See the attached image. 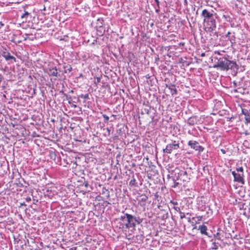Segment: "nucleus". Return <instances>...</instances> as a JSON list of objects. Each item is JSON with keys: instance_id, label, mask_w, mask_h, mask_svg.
I'll list each match as a JSON object with an SVG mask.
<instances>
[{"instance_id": "f257e3e1", "label": "nucleus", "mask_w": 250, "mask_h": 250, "mask_svg": "<svg viewBox=\"0 0 250 250\" xmlns=\"http://www.w3.org/2000/svg\"><path fill=\"white\" fill-rule=\"evenodd\" d=\"M225 51H214L212 57L217 62L214 64V68H218L221 70L227 71L231 69L234 73H236L238 69V65L236 62L229 60L226 57Z\"/></svg>"}, {"instance_id": "f03ea898", "label": "nucleus", "mask_w": 250, "mask_h": 250, "mask_svg": "<svg viewBox=\"0 0 250 250\" xmlns=\"http://www.w3.org/2000/svg\"><path fill=\"white\" fill-rule=\"evenodd\" d=\"M122 213L123 214L120 217V219L125 223L124 225L126 229L130 228L135 229L137 225H139L143 222V218L139 216L125 213L124 211H123Z\"/></svg>"}, {"instance_id": "7ed1b4c3", "label": "nucleus", "mask_w": 250, "mask_h": 250, "mask_svg": "<svg viewBox=\"0 0 250 250\" xmlns=\"http://www.w3.org/2000/svg\"><path fill=\"white\" fill-rule=\"evenodd\" d=\"M172 179L173 181H182L183 182H188L190 179L189 175L184 168H176L173 172Z\"/></svg>"}, {"instance_id": "20e7f679", "label": "nucleus", "mask_w": 250, "mask_h": 250, "mask_svg": "<svg viewBox=\"0 0 250 250\" xmlns=\"http://www.w3.org/2000/svg\"><path fill=\"white\" fill-rule=\"evenodd\" d=\"M235 35L234 32L229 31L226 35L221 38L222 45L231 47L235 43Z\"/></svg>"}, {"instance_id": "39448f33", "label": "nucleus", "mask_w": 250, "mask_h": 250, "mask_svg": "<svg viewBox=\"0 0 250 250\" xmlns=\"http://www.w3.org/2000/svg\"><path fill=\"white\" fill-rule=\"evenodd\" d=\"M160 48V50L163 51L162 55L164 57L166 55L169 58H171L172 59H174V57H178L180 56V51L176 52L177 49L182 50L183 48Z\"/></svg>"}, {"instance_id": "423d86ee", "label": "nucleus", "mask_w": 250, "mask_h": 250, "mask_svg": "<svg viewBox=\"0 0 250 250\" xmlns=\"http://www.w3.org/2000/svg\"><path fill=\"white\" fill-rule=\"evenodd\" d=\"M180 148V140H171L165 148L163 149L164 153L170 154L173 150H177Z\"/></svg>"}, {"instance_id": "0eeeda50", "label": "nucleus", "mask_w": 250, "mask_h": 250, "mask_svg": "<svg viewBox=\"0 0 250 250\" xmlns=\"http://www.w3.org/2000/svg\"><path fill=\"white\" fill-rule=\"evenodd\" d=\"M96 103L97 108L95 107V113L97 112V115L95 116V117L97 118L99 120H101V121L102 119V118H103V122L104 123H107L109 120V117L103 113V111L104 110V107H102L98 101Z\"/></svg>"}, {"instance_id": "6e6552de", "label": "nucleus", "mask_w": 250, "mask_h": 250, "mask_svg": "<svg viewBox=\"0 0 250 250\" xmlns=\"http://www.w3.org/2000/svg\"><path fill=\"white\" fill-rule=\"evenodd\" d=\"M201 16L203 18L204 23L217 17L216 13L213 10L207 9L202 10Z\"/></svg>"}, {"instance_id": "1a4fd4ad", "label": "nucleus", "mask_w": 250, "mask_h": 250, "mask_svg": "<svg viewBox=\"0 0 250 250\" xmlns=\"http://www.w3.org/2000/svg\"><path fill=\"white\" fill-rule=\"evenodd\" d=\"M217 17L213 18L211 20H209L206 23V29L209 32H212L214 31L216 28V20Z\"/></svg>"}, {"instance_id": "9d476101", "label": "nucleus", "mask_w": 250, "mask_h": 250, "mask_svg": "<svg viewBox=\"0 0 250 250\" xmlns=\"http://www.w3.org/2000/svg\"><path fill=\"white\" fill-rule=\"evenodd\" d=\"M188 145L191 148L198 151L199 152H202L204 150V147L200 146L199 143L196 141H189Z\"/></svg>"}, {"instance_id": "9b49d317", "label": "nucleus", "mask_w": 250, "mask_h": 250, "mask_svg": "<svg viewBox=\"0 0 250 250\" xmlns=\"http://www.w3.org/2000/svg\"><path fill=\"white\" fill-rule=\"evenodd\" d=\"M232 174L233 176L234 181L243 185L245 184L243 174L236 172L235 171H232Z\"/></svg>"}, {"instance_id": "f8f14e48", "label": "nucleus", "mask_w": 250, "mask_h": 250, "mask_svg": "<svg viewBox=\"0 0 250 250\" xmlns=\"http://www.w3.org/2000/svg\"><path fill=\"white\" fill-rule=\"evenodd\" d=\"M73 139L77 142H83L84 141L83 135L81 129L75 130L73 136Z\"/></svg>"}, {"instance_id": "ddd939ff", "label": "nucleus", "mask_w": 250, "mask_h": 250, "mask_svg": "<svg viewBox=\"0 0 250 250\" xmlns=\"http://www.w3.org/2000/svg\"><path fill=\"white\" fill-rule=\"evenodd\" d=\"M95 186L96 188V190L97 191V193H99L100 194H102L104 195L105 197H109V192L108 190L104 188L103 185L99 184L98 187L99 188L97 187V184L95 183Z\"/></svg>"}, {"instance_id": "4468645a", "label": "nucleus", "mask_w": 250, "mask_h": 250, "mask_svg": "<svg viewBox=\"0 0 250 250\" xmlns=\"http://www.w3.org/2000/svg\"><path fill=\"white\" fill-rule=\"evenodd\" d=\"M81 97L84 99V103L87 104V107L92 110V103L89 101L90 99L92 98V95L89 94H82L81 95Z\"/></svg>"}, {"instance_id": "2eb2a0df", "label": "nucleus", "mask_w": 250, "mask_h": 250, "mask_svg": "<svg viewBox=\"0 0 250 250\" xmlns=\"http://www.w3.org/2000/svg\"><path fill=\"white\" fill-rule=\"evenodd\" d=\"M148 199V197L145 194H141L137 196V200L138 201V204L141 206L144 207L146 204V202Z\"/></svg>"}, {"instance_id": "dca6fc26", "label": "nucleus", "mask_w": 250, "mask_h": 250, "mask_svg": "<svg viewBox=\"0 0 250 250\" xmlns=\"http://www.w3.org/2000/svg\"><path fill=\"white\" fill-rule=\"evenodd\" d=\"M49 156L50 159L53 160L56 163L61 161V158L58 152L53 151H49Z\"/></svg>"}, {"instance_id": "f3484780", "label": "nucleus", "mask_w": 250, "mask_h": 250, "mask_svg": "<svg viewBox=\"0 0 250 250\" xmlns=\"http://www.w3.org/2000/svg\"><path fill=\"white\" fill-rule=\"evenodd\" d=\"M71 71L72 67L71 65L68 64L63 65L62 68L61 67L59 68V72H62L64 73H70Z\"/></svg>"}, {"instance_id": "a211bd4d", "label": "nucleus", "mask_w": 250, "mask_h": 250, "mask_svg": "<svg viewBox=\"0 0 250 250\" xmlns=\"http://www.w3.org/2000/svg\"><path fill=\"white\" fill-rule=\"evenodd\" d=\"M97 125V128L98 129V130L97 131V134L98 133V132L100 131L99 129H100V131H102V130L103 128V130H104V123L103 122H102L101 120H99L98 119H95V125Z\"/></svg>"}, {"instance_id": "6ab92c4d", "label": "nucleus", "mask_w": 250, "mask_h": 250, "mask_svg": "<svg viewBox=\"0 0 250 250\" xmlns=\"http://www.w3.org/2000/svg\"><path fill=\"white\" fill-rule=\"evenodd\" d=\"M48 73L49 76L60 77L61 76L60 74H59L58 72V69L56 68V67H53L52 68H50L49 69Z\"/></svg>"}, {"instance_id": "aec40b11", "label": "nucleus", "mask_w": 250, "mask_h": 250, "mask_svg": "<svg viewBox=\"0 0 250 250\" xmlns=\"http://www.w3.org/2000/svg\"><path fill=\"white\" fill-rule=\"evenodd\" d=\"M198 229L200 231V232L202 234H204L208 236L209 237H211V236L209 235L208 233L207 232L208 228L206 225H200L198 227Z\"/></svg>"}, {"instance_id": "412c9836", "label": "nucleus", "mask_w": 250, "mask_h": 250, "mask_svg": "<svg viewBox=\"0 0 250 250\" xmlns=\"http://www.w3.org/2000/svg\"><path fill=\"white\" fill-rule=\"evenodd\" d=\"M198 117L196 116H193L189 117L187 121V124L189 125H194L197 124Z\"/></svg>"}, {"instance_id": "4be33fe9", "label": "nucleus", "mask_w": 250, "mask_h": 250, "mask_svg": "<svg viewBox=\"0 0 250 250\" xmlns=\"http://www.w3.org/2000/svg\"><path fill=\"white\" fill-rule=\"evenodd\" d=\"M117 222V227H118L120 229H122V230H126L125 227L124 226V223L122 221H121L120 219V217L118 219H116Z\"/></svg>"}, {"instance_id": "5701e85b", "label": "nucleus", "mask_w": 250, "mask_h": 250, "mask_svg": "<svg viewBox=\"0 0 250 250\" xmlns=\"http://www.w3.org/2000/svg\"><path fill=\"white\" fill-rule=\"evenodd\" d=\"M97 28V35L99 36H102L105 31L104 27L103 25H99Z\"/></svg>"}, {"instance_id": "b1692460", "label": "nucleus", "mask_w": 250, "mask_h": 250, "mask_svg": "<svg viewBox=\"0 0 250 250\" xmlns=\"http://www.w3.org/2000/svg\"><path fill=\"white\" fill-rule=\"evenodd\" d=\"M173 208L177 212H179L180 214V218L183 219L186 217L185 213L181 211L180 208L178 207H173Z\"/></svg>"}, {"instance_id": "393cba45", "label": "nucleus", "mask_w": 250, "mask_h": 250, "mask_svg": "<svg viewBox=\"0 0 250 250\" xmlns=\"http://www.w3.org/2000/svg\"><path fill=\"white\" fill-rule=\"evenodd\" d=\"M129 185L130 186H131L132 187H138L137 183L136 180L135 179L134 176H133L132 179L129 182Z\"/></svg>"}, {"instance_id": "a878e982", "label": "nucleus", "mask_w": 250, "mask_h": 250, "mask_svg": "<svg viewBox=\"0 0 250 250\" xmlns=\"http://www.w3.org/2000/svg\"><path fill=\"white\" fill-rule=\"evenodd\" d=\"M3 54V56L7 61L13 59H15V58L13 56H11L9 53L4 52Z\"/></svg>"}, {"instance_id": "bb28decb", "label": "nucleus", "mask_w": 250, "mask_h": 250, "mask_svg": "<svg viewBox=\"0 0 250 250\" xmlns=\"http://www.w3.org/2000/svg\"><path fill=\"white\" fill-rule=\"evenodd\" d=\"M211 241L212 242V243L211 244V248L212 250H217L218 249L219 246H220V245L219 244V243H216L215 241H213V239H212L211 240Z\"/></svg>"}, {"instance_id": "cd10ccee", "label": "nucleus", "mask_w": 250, "mask_h": 250, "mask_svg": "<svg viewBox=\"0 0 250 250\" xmlns=\"http://www.w3.org/2000/svg\"><path fill=\"white\" fill-rule=\"evenodd\" d=\"M169 89H170V92H171V94L172 95H176V94H177V90L175 88V85H172L171 86L169 87Z\"/></svg>"}, {"instance_id": "c85d7f7f", "label": "nucleus", "mask_w": 250, "mask_h": 250, "mask_svg": "<svg viewBox=\"0 0 250 250\" xmlns=\"http://www.w3.org/2000/svg\"><path fill=\"white\" fill-rule=\"evenodd\" d=\"M89 122H89V119L87 121V123H88V126L86 127L85 128L86 129V130L87 131H88L89 130V132H91L92 133V127L93 126V124L92 123L91 125H90Z\"/></svg>"}, {"instance_id": "c756f323", "label": "nucleus", "mask_w": 250, "mask_h": 250, "mask_svg": "<svg viewBox=\"0 0 250 250\" xmlns=\"http://www.w3.org/2000/svg\"><path fill=\"white\" fill-rule=\"evenodd\" d=\"M85 241L88 244L91 243L92 241H93V237L91 235H87L85 237Z\"/></svg>"}, {"instance_id": "7c9ffc66", "label": "nucleus", "mask_w": 250, "mask_h": 250, "mask_svg": "<svg viewBox=\"0 0 250 250\" xmlns=\"http://www.w3.org/2000/svg\"><path fill=\"white\" fill-rule=\"evenodd\" d=\"M235 171L238 173H242L244 174V169L242 167H237Z\"/></svg>"}, {"instance_id": "2f4dec72", "label": "nucleus", "mask_w": 250, "mask_h": 250, "mask_svg": "<svg viewBox=\"0 0 250 250\" xmlns=\"http://www.w3.org/2000/svg\"><path fill=\"white\" fill-rule=\"evenodd\" d=\"M245 119L246 120V123H250V113H249L245 116Z\"/></svg>"}, {"instance_id": "473e14b6", "label": "nucleus", "mask_w": 250, "mask_h": 250, "mask_svg": "<svg viewBox=\"0 0 250 250\" xmlns=\"http://www.w3.org/2000/svg\"><path fill=\"white\" fill-rule=\"evenodd\" d=\"M154 199L155 200H157L158 202H159L161 199V197L159 195L158 192H156L154 194Z\"/></svg>"}, {"instance_id": "72a5a7b5", "label": "nucleus", "mask_w": 250, "mask_h": 250, "mask_svg": "<svg viewBox=\"0 0 250 250\" xmlns=\"http://www.w3.org/2000/svg\"><path fill=\"white\" fill-rule=\"evenodd\" d=\"M169 204L173 206L172 208L173 207H177V205H178V202L173 200H171Z\"/></svg>"}, {"instance_id": "f704fd0d", "label": "nucleus", "mask_w": 250, "mask_h": 250, "mask_svg": "<svg viewBox=\"0 0 250 250\" xmlns=\"http://www.w3.org/2000/svg\"><path fill=\"white\" fill-rule=\"evenodd\" d=\"M103 22V20L102 19H98L97 20V22L96 23V24H97L96 27H98V26H99V25H102Z\"/></svg>"}, {"instance_id": "c9c22d12", "label": "nucleus", "mask_w": 250, "mask_h": 250, "mask_svg": "<svg viewBox=\"0 0 250 250\" xmlns=\"http://www.w3.org/2000/svg\"><path fill=\"white\" fill-rule=\"evenodd\" d=\"M242 113L243 115H244L245 116L246 115H247V114H248L249 112V111H248V110L246 109H242Z\"/></svg>"}, {"instance_id": "e433bc0d", "label": "nucleus", "mask_w": 250, "mask_h": 250, "mask_svg": "<svg viewBox=\"0 0 250 250\" xmlns=\"http://www.w3.org/2000/svg\"><path fill=\"white\" fill-rule=\"evenodd\" d=\"M214 237L216 239L218 240H221V237H220L219 232H217L215 234H214Z\"/></svg>"}, {"instance_id": "4c0bfd02", "label": "nucleus", "mask_w": 250, "mask_h": 250, "mask_svg": "<svg viewBox=\"0 0 250 250\" xmlns=\"http://www.w3.org/2000/svg\"><path fill=\"white\" fill-rule=\"evenodd\" d=\"M29 15V13L27 11H25L24 12V13L21 16V18L22 19H23L24 18H25L26 16H27L28 15Z\"/></svg>"}, {"instance_id": "58836bf2", "label": "nucleus", "mask_w": 250, "mask_h": 250, "mask_svg": "<svg viewBox=\"0 0 250 250\" xmlns=\"http://www.w3.org/2000/svg\"><path fill=\"white\" fill-rule=\"evenodd\" d=\"M174 181V186L173 187L175 188L177 186H178V185H179V182H177L176 181Z\"/></svg>"}, {"instance_id": "ea45409f", "label": "nucleus", "mask_w": 250, "mask_h": 250, "mask_svg": "<svg viewBox=\"0 0 250 250\" xmlns=\"http://www.w3.org/2000/svg\"><path fill=\"white\" fill-rule=\"evenodd\" d=\"M25 200L26 202H28L29 201H30L31 200V197H29V196H28L26 198H25Z\"/></svg>"}, {"instance_id": "a19ab883", "label": "nucleus", "mask_w": 250, "mask_h": 250, "mask_svg": "<svg viewBox=\"0 0 250 250\" xmlns=\"http://www.w3.org/2000/svg\"><path fill=\"white\" fill-rule=\"evenodd\" d=\"M151 77V76H149V74H147L146 76V78L147 79H150Z\"/></svg>"}, {"instance_id": "79ce46f5", "label": "nucleus", "mask_w": 250, "mask_h": 250, "mask_svg": "<svg viewBox=\"0 0 250 250\" xmlns=\"http://www.w3.org/2000/svg\"><path fill=\"white\" fill-rule=\"evenodd\" d=\"M154 1L157 3L158 6H159V0H154Z\"/></svg>"}, {"instance_id": "37998d69", "label": "nucleus", "mask_w": 250, "mask_h": 250, "mask_svg": "<svg viewBox=\"0 0 250 250\" xmlns=\"http://www.w3.org/2000/svg\"><path fill=\"white\" fill-rule=\"evenodd\" d=\"M221 151L223 153V154H225L226 153V150L224 149H221Z\"/></svg>"}, {"instance_id": "c03bdc74", "label": "nucleus", "mask_w": 250, "mask_h": 250, "mask_svg": "<svg viewBox=\"0 0 250 250\" xmlns=\"http://www.w3.org/2000/svg\"><path fill=\"white\" fill-rule=\"evenodd\" d=\"M2 75L0 74V83H1V81H2Z\"/></svg>"}, {"instance_id": "a18cd8bd", "label": "nucleus", "mask_w": 250, "mask_h": 250, "mask_svg": "<svg viewBox=\"0 0 250 250\" xmlns=\"http://www.w3.org/2000/svg\"><path fill=\"white\" fill-rule=\"evenodd\" d=\"M4 25L2 22H0V29Z\"/></svg>"}, {"instance_id": "49530a36", "label": "nucleus", "mask_w": 250, "mask_h": 250, "mask_svg": "<svg viewBox=\"0 0 250 250\" xmlns=\"http://www.w3.org/2000/svg\"><path fill=\"white\" fill-rule=\"evenodd\" d=\"M150 26L151 27H152L153 26H154V23L153 22H152L150 24Z\"/></svg>"}, {"instance_id": "de8ad7c7", "label": "nucleus", "mask_w": 250, "mask_h": 250, "mask_svg": "<svg viewBox=\"0 0 250 250\" xmlns=\"http://www.w3.org/2000/svg\"><path fill=\"white\" fill-rule=\"evenodd\" d=\"M97 82H100V78H99V77H97Z\"/></svg>"}, {"instance_id": "09e8293b", "label": "nucleus", "mask_w": 250, "mask_h": 250, "mask_svg": "<svg viewBox=\"0 0 250 250\" xmlns=\"http://www.w3.org/2000/svg\"><path fill=\"white\" fill-rule=\"evenodd\" d=\"M205 56V53H202L201 54V56H202V57H203V56Z\"/></svg>"}, {"instance_id": "8fccbe9b", "label": "nucleus", "mask_w": 250, "mask_h": 250, "mask_svg": "<svg viewBox=\"0 0 250 250\" xmlns=\"http://www.w3.org/2000/svg\"><path fill=\"white\" fill-rule=\"evenodd\" d=\"M150 48L151 49L152 51L153 52V51H154V50H153V49H152V48Z\"/></svg>"}, {"instance_id": "3c124183", "label": "nucleus", "mask_w": 250, "mask_h": 250, "mask_svg": "<svg viewBox=\"0 0 250 250\" xmlns=\"http://www.w3.org/2000/svg\"><path fill=\"white\" fill-rule=\"evenodd\" d=\"M47 0H44V2H46V1H47Z\"/></svg>"}, {"instance_id": "603ef678", "label": "nucleus", "mask_w": 250, "mask_h": 250, "mask_svg": "<svg viewBox=\"0 0 250 250\" xmlns=\"http://www.w3.org/2000/svg\"><path fill=\"white\" fill-rule=\"evenodd\" d=\"M21 205H25L24 204H21Z\"/></svg>"}, {"instance_id": "864d4df0", "label": "nucleus", "mask_w": 250, "mask_h": 250, "mask_svg": "<svg viewBox=\"0 0 250 250\" xmlns=\"http://www.w3.org/2000/svg\"><path fill=\"white\" fill-rule=\"evenodd\" d=\"M151 250H153V249H151Z\"/></svg>"}]
</instances>
